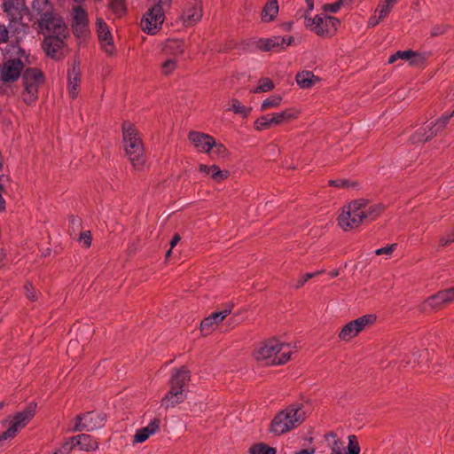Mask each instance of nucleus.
Wrapping results in <instances>:
<instances>
[{
  "instance_id": "obj_1",
  "label": "nucleus",
  "mask_w": 454,
  "mask_h": 454,
  "mask_svg": "<svg viewBox=\"0 0 454 454\" xmlns=\"http://www.w3.org/2000/svg\"><path fill=\"white\" fill-rule=\"evenodd\" d=\"M383 209L380 204L371 205L364 199L356 200L342 207L338 217L339 226L345 231H351L364 223L375 220Z\"/></svg>"
},
{
  "instance_id": "obj_2",
  "label": "nucleus",
  "mask_w": 454,
  "mask_h": 454,
  "mask_svg": "<svg viewBox=\"0 0 454 454\" xmlns=\"http://www.w3.org/2000/svg\"><path fill=\"white\" fill-rule=\"evenodd\" d=\"M293 354L289 344L278 339H269L259 343L254 349L253 356L264 365H279L287 363Z\"/></svg>"
},
{
  "instance_id": "obj_3",
  "label": "nucleus",
  "mask_w": 454,
  "mask_h": 454,
  "mask_svg": "<svg viewBox=\"0 0 454 454\" xmlns=\"http://www.w3.org/2000/svg\"><path fill=\"white\" fill-rule=\"evenodd\" d=\"M305 408L302 403L289 404L274 416L270 431L275 435H281L297 428L307 418Z\"/></svg>"
},
{
  "instance_id": "obj_4",
  "label": "nucleus",
  "mask_w": 454,
  "mask_h": 454,
  "mask_svg": "<svg viewBox=\"0 0 454 454\" xmlns=\"http://www.w3.org/2000/svg\"><path fill=\"white\" fill-rule=\"evenodd\" d=\"M123 145L133 167L141 169L145 164L144 145L135 126L125 121L122 126Z\"/></svg>"
},
{
  "instance_id": "obj_5",
  "label": "nucleus",
  "mask_w": 454,
  "mask_h": 454,
  "mask_svg": "<svg viewBox=\"0 0 454 454\" xmlns=\"http://www.w3.org/2000/svg\"><path fill=\"white\" fill-rule=\"evenodd\" d=\"M190 380V372L185 368L174 371L170 380V388L161 399V406L166 409L179 404L186 398V384Z\"/></svg>"
},
{
  "instance_id": "obj_6",
  "label": "nucleus",
  "mask_w": 454,
  "mask_h": 454,
  "mask_svg": "<svg viewBox=\"0 0 454 454\" xmlns=\"http://www.w3.org/2000/svg\"><path fill=\"white\" fill-rule=\"evenodd\" d=\"M340 26V20L337 18L326 14H318L310 17L305 15V27L319 36H333Z\"/></svg>"
},
{
  "instance_id": "obj_7",
  "label": "nucleus",
  "mask_w": 454,
  "mask_h": 454,
  "mask_svg": "<svg viewBox=\"0 0 454 454\" xmlns=\"http://www.w3.org/2000/svg\"><path fill=\"white\" fill-rule=\"evenodd\" d=\"M24 91L23 101L27 105L34 104L37 99L38 88L43 82V74L35 68H29L23 74Z\"/></svg>"
},
{
  "instance_id": "obj_8",
  "label": "nucleus",
  "mask_w": 454,
  "mask_h": 454,
  "mask_svg": "<svg viewBox=\"0 0 454 454\" xmlns=\"http://www.w3.org/2000/svg\"><path fill=\"white\" fill-rule=\"evenodd\" d=\"M168 8L154 4L141 20V28L148 35H155L161 27L165 20V11Z\"/></svg>"
},
{
  "instance_id": "obj_9",
  "label": "nucleus",
  "mask_w": 454,
  "mask_h": 454,
  "mask_svg": "<svg viewBox=\"0 0 454 454\" xmlns=\"http://www.w3.org/2000/svg\"><path fill=\"white\" fill-rule=\"evenodd\" d=\"M451 117L453 114H444L434 122L426 124L411 137L412 143H424L433 138L446 128Z\"/></svg>"
},
{
  "instance_id": "obj_10",
  "label": "nucleus",
  "mask_w": 454,
  "mask_h": 454,
  "mask_svg": "<svg viewBox=\"0 0 454 454\" xmlns=\"http://www.w3.org/2000/svg\"><path fill=\"white\" fill-rule=\"evenodd\" d=\"M35 403H29L26 409L22 411L16 413L10 420V426L6 431H4L0 439L7 440L12 438L16 434L23 428L35 416Z\"/></svg>"
},
{
  "instance_id": "obj_11",
  "label": "nucleus",
  "mask_w": 454,
  "mask_h": 454,
  "mask_svg": "<svg viewBox=\"0 0 454 454\" xmlns=\"http://www.w3.org/2000/svg\"><path fill=\"white\" fill-rule=\"evenodd\" d=\"M106 422V415L98 411H90L78 415L75 418V424L73 428L68 429L70 432L78 431H92L102 427Z\"/></svg>"
},
{
  "instance_id": "obj_12",
  "label": "nucleus",
  "mask_w": 454,
  "mask_h": 454,
  "mask_svg": "<svg viewBox=\"0 0 454 454\" xmlns=\"http://www.w3.org/2000/svg\"><path fill=\"white\" fill-rule=\"evenodd\" d=\"M376 321L373 314L362 316L346 324L339 333L341 340L348 341L361 333L366 326L372 325Z\"/></svg>"
},
{
  "instance_id": "obj_13",
  "label": "nucleus",
  "mask_w": 454,
  "mask_h": 454,
  "mask_svg": "<svg viewBox=\"0 0 454 454\" xmlns=\"http://www.w3.org/2000/svg\"><path fill=\"white\" fill-rule=\"evenodd\" d=\"M326 439L330 442L331 453L330 454H359L360 446L357 442L356 436L354 434L348 435V444L346 447L345 442L340 441L336 434L329 433Z\"/></svg>"
},
{
  "instance_id": "obj_14",
  "label": "nucleus",
  "mask_w": 454,
  "mask_h": 454,
  "mask_svg": "<svg viewBox=\"0 0 454 454\" xmlns=\"http://www.w3.org/2000/svg\"><path fill=\"white\" fill-rule=\"evenodd\" d=\"M67 35H51L44 38L43 47L48 57L55 59L63 58L67 53L65 39Z\"/></svg>"
},
{
  "instance_id": "obj_15",
  "label": "nucleus",
  "mask_w": 454,
  "mask_h": 454,
  "mask_svg": "<svg viewBox=\"0 0 454 454\" xmlns=\"http://www.w3.org/2000/svg\"><path fill=\"white\" fill-rule=\"evenodd\" d=\"M23 62L20 58L8 59L0 67V77L4 82L16 81L23 69Z\"/></svg>"
},
{
  "instance_id": "obj_16",
  "label": "nucleus",
  "mask_w": 454,
  "mask_h": 454,
  "mask_svg": "<svg viewBox=\"0 0 454 454\" xmlns=\"http://www.w3.org/2000/svg\"><path fill=\"white\" fill-rule=\"evenodd\" d=\"M47 21L46 26H43L41 21H38L39 29L45 37L56 35H67V27L58 13L50 17Z\"/></svg>"
},
{
  "instance_id": "obj_17",
  "label": "nucleus",
  "mask_w": 454,
  "mask_h": 454,
  "mask_svg": "<svg viewBox=\"0 0 454 454\" xmlns=\"http://www.w3.org/2000/svg\"><path fill=\"white\" fill-rule=\"evenodd\" d=\"M454 301V286L439 291L434 295L429 296L424 301V309L429 308L431 309H439L443 305L450 303Z\"/></svg>"
},
{
  "instance_id": "obj_18",
  "label": "nucleus",
  "mask_w": 454,
  "mask_h": 454,
  "mask_svg": "<svg viewBox=\"0 0 454 454\" xmlns=\"http://www.w3.org/2000/svg\"><path fill=\"white\" fill-rule=\"evenodd\" d=\"M26 9L25 0H2V10L11 22L21 20Z\"/></svg>"
},
{
  "instance_id": "obj_19",
  "label": "nucleus",
  "mask_w": 454,
  "mask_h": 454,
  "mask_svg": "<svg viewBox=\"0 0 454 454\" xmlns=\"http://www.w3.org/2000/svg\"><path fill=\"white\" fill-rule=\"evenodd\" d=\"M32 15L39 17L43 26H46L47 20L52 15L57 14L52 4L49 0H33L31 4Z\"/></svg>"
},
{
  "instance_id": "obj_20",
  "label": "nucleus",
  "mask_w": 454,
  "mask_h": 454,
  "mask_svg": "<svg viewBox=\"0 0 454 454\" xmlns=\"http://www.w3.org/2000/svg\"><path fill=\"white\" fill-rule=\"evenodd\" d=\"M202 18V5L200 0L188 3L182 13L181 20L184 26L192 27Z\"/></svg>"
},
{
  "instance_id": "obj_21",
  "label": "nucleus",
  "mask_w": 454,
  "mask_h": 454,
  "mask_svg": "<svg viewBox=\"0 0 454 454\" xmlns=\"http://www.w3.org/2000/svg\"><path fill=\"white\" fill-rule=\"evenodd\" d=\"M188 139L199 153H210L214 146V137L206 133L191 131Z\"/></svg>"
},
{
  "instance_id": "obj_22",
  "label": "nucleus",
  "mask_w": 454,
  "mask_h": 454,
  "mask_svg": "<svg viewBox=\"0 0 454 454\" xmlns=\"http://www.w3.org/2000/svg\"><path fill=\"white\" fill-rule=\"evenodd\" d=\"M232 306H229L219 312H214L200 323V330L204 335L211 333L219 324L231 312Z\"/></svg>"
},
{
  "instance_id": "obj_23",
  "label": "nucleus",
  "mask_w": 454,
  "mask_h": 454,
  "mask_svg": "<svg viewBox=\"0 0 454 454\" xmlns=\"http://www.w3.org/2000/svg\"><path fill=\"white\" fill-rule=\"evenodd\" d=\"M98 37L102 49L107 54H112L114 51L113 36L106 23L101 18L97 19L96 22Z\"/></svg>"
},
{
  "instance_id": "obj_24",
  "label": "nucleus",
  "mask_w": 454,
  "mask_h": 454,
  "mask_svg": "<svg viewBox=\"0 0 454 454\" xmlns=\"http://www.w3.org/2000/svg\"><path fill=\"white\" fill-rule=\"evenodd\" d=\"M292 42V36H273L260 40L259 47L263 51H280L289 46Z\"/></svg>"
},
{
  "instance_id": "obj_25",
  "label": "nucleus",
  "mask_w": 454,
  "mask_h": 454,
  "mask_svg": "<svg viewBox=\"0 0 454 454\" xmlns=\"http://www.w3.org/2000/svg\"><path fill=\"white\" fill-rule=\"evenodd\" d=\"M160 425V420L157 418H154L146 427L139 428L136 431L132 442L136 444L145 442L147 439H149L150 436L155 434L159 431Z\"/></svg>"
},
{
  "instance_id": "obj_26",
  "label": "nucleus",
  "mask_w": 454,
  "mask_h": 454,
  "mask_svg": "<svg viewBox=\"0 0 454 454\" xmlns=\"http://www.w3.org/2000/svg\"><path fill=\"white\" fill-rule=\"evenodd\" d=\"M80 68L75 64L67 74V90L72 98H77L80 91Z\"/></svg>"
},
{
  "instance_id": "obj_27",
  "label": "nucleus",
  "mask_w": 454,
  "mask_h": 454,
  "mask_svg": "<svg viewBox=\"0 0 454 454\" xmlns=\"http://www.w3.org/2000/svg\"><path fill=\"white\" fill-rule=\"evenodd\" d=\"M300 112L295 108H286L284 111L270 114L274 126L282 125L298 117Z\"/></svg>"
},
{
  "instance_id": "obj_28",
  "label": "nucleus",
  "mask_w": 454,
  "mask_h": 454,
  "mask_svg": "<svg viewBox=\"0 0 454 454\" xmlns=\"http://www.w3.org/2000/svg\"><path fill=\"white\" fill-rule=\"evenodd\" d=\"M163 51L168 57L178 59L184 52V43L178 39H168L164 44Z\"/></svg>"
},
{
  "instance_id": "obj_29",
  "label": "nucleus",
  "mask_w": 454,
  "mask_h": 454,
  "mask_svg": "<svg viewBox=\"0 0 454 454\" xmlns=\"http://www.w3.org/2000/svg\"><path fill=\"white\" fill-rule=\"evenodd\" d=\"M199 169L202 174L210 176V178L216 183L226 179L229 176L228 171L221 170L216 165L207 166L200 164Z\"/></svg>"
},
{
  "instance_id": "obj_30",
  "label": "nucleus",
  "mask_w": 454,
  "mask_h": 454,
  "mask_svg": "<svg viewBox=\"0 0 454 454\" xmlns=\"http://www.w3.org/2000/svg\"><path fill=\"white\" fill-rule=\"evenodd\" d=\"M397 59H403L410 61L411 65H417L419 62L422 60V57L419 53L413 51L411 50L408 51H398L395 54L391 55L388 59V63L392 64L395 62Z\"/></svg>"
},
{
  "instance_id": "obj_31",
  "label": "nucleus",
  "mask_w": 454,
  "mask_h": 454,
  "mask_svg": "<svg viewBox=\"0 0 454 454\" xmlns=\"http://www.w3.org/2000/svg\"><path fill=\"white\" fill-rule=\"evenodd\" d=\"M295 81L301 89L307 90L312 88L317 82H318L319 78L311 71L304 70L296 74Z\"/></svg>"
},
{
  "instance_id": "obj_32",
  "label": "nucleus",
  "mask_w": 454,
  "mask_h": 454,
  "mask_svg": "<svg viewBox=\"0 0 454 454\" xmlns=\"http://www.w3.org/2000/svg\"><path fill=\"white\" fill-rule=\"evenodd\" d=\"M76 447L81 450L93 451L98 448V442L90 434H82L75 436Z\"/></svg>"
},
{
  "instance_id": "obj_33",
  "label": "nucleus",
  "mask_w": 454,
  "mask_h": 454,
  "mask_svg": "<svg viewBox=\"0 0 454 454\" xmlns=\"http://www.w3.org/2000/svg\"><path fill=\"white\" fill-rule=\"evenodd\" d=\"M278 13V0H268L261 13L263 22L272 21Z\"/></svg>"
},
{
  "instance_id": "obj_34",
  "label": "nucleus",
  "mask_w": 454,
  "mask_h": 454,
  "mask_svg": "<svg viewBox=\"0 0 454 454\" xmlns=\"http://www.w3.org/2000/svg\"><path fill=\"white\" fill-rule=\"evenodd\" d=\"M73 18L76 30L80 29L82 31L87 27L89 21L88 15L86 11L81 6L73 8Z\"/></svg>"
},
{
  "instance_id": "obj_35",
  "label": "nucleus",
  "mask_w": 454,
  "mask_h": 454,
  "mask_svg": "<svg viewBox=\"0 0 454 454\" xmlns=\"http://www.w3.org/2000/svg\"><path fill=\"white\" fill-rule=\"evenodd\" d=\"M226 110L247 118L250 114L252 108L247 107L237 98H231L228 103Z\"/></svg>"
},
{
  "instance_id": "obj_36",
  "label": "nucleus",
  "mask_w": 454,
  "mask_h": 454,
  "mask_svg": "<svg viewBox=\"0 0 454 454\" xmlns=\"http://www.w3.org/2000/svg\"><path fill=\"white\" fill-rule=\"evenodd\" d=\"M398 0H380L375 13H378L383 20L391 12Z\"/></svg>"
},
{
  "instance_id": "obj_37",
  "label": "nucleus",
  "mask_w": 454,
  "mask_h": 454,
  "mask_svg": "<svg viewBox=\"0 0 454 454\" xmlns=\"http://www.w3.org/2000/svg\"><path fill=\"white\" fill-rule=\"evenodd\" d=\"M178 67V59L168 57L160 65V72L163 75H170Z\"/></svg>"
},
{
  "instance_id": "obj_38",
  "label": "nucleus",
  "mask_w": 454,
  "mask_h": 454,
  "mask_svg": "<svg viewBox=\"0 0 454 454\" xmlns=\"http://www.w3.org/2000/svg\"><path fill=\"white\" fill-rule=\"evenodd\" d=\"M283 101V98L280 95L275 94L267 98L261 105V111H266L268 109L278 107Z\"/></svg>"
},
{
  "instance_id": "obj_39",
  "label": "nucleus",
  "mask_w": 454,
  "mask_h": 454,
  "mask_svg": "<svg viewBox=\"0 0 454 454\" xmlns=\"http://www.w3.org/2000/svg\"><path fill=\"white\" fill-rule=\"evenodd\" d=\"M275 85H274V82L265 77V78H262L259 80L258 82V85L253 89H251V92L252 93H262V92H268V91H270L274 89Z\"/></svg>"
},
{
  "instance_id": "obj_40",
  "label": "nucleus",
  "mask_w": 454,
  "mask_h": 454,
  "mask_svg": "<svg viewBox=\"0 0 454 454\" xmlns=\"http://www.w3.org/2000/svg\"><path fill=\"white\" fill-rule=\"evenodd\" d=\"M272 126L274 125L271 121L270 114L262 115L261 117L257 118L254 121V129L258 131L268 129Z\"/></svg>"
},
{
  "instance_id": "obj_41",
  "label": "nucleus",
  "mask_w": 454,
  "mask_h": 454,
  "mask_svg": "<svg viewBox=\"0 0 454 454\" xmlns=\"http://www.w3.org/2000/svg\"><path fill=\"white\" fill-rule=\"evenodd\" d=\"M250 454H276L275 448L270 447L265 443H257L250 447Z\"/></svg>"
},
{
  "instance_id": "obj_42",
  "label": "nucleus",
  "mask_w": 454,
  "mask_h": 454,
  "mask_svg": "<svg viewBox=\"0 0 454 454\" xmlns=\"http://www.w3.org/2000/svg\"><path fill=\"white\" fill-rule=\"evenodd\" d=\"M211 156L213 158L220 159L225 158L228 155L227 148L221 143H216L214 139V146L211 149Z\"/></svg>"
},
{
  "instance_id": "obj_43",
  "label": "nucleus",
  "mask_w": 454,
  "mask_h": 454,
  "mask_svg": "<svg viewBox=\"0 0 454 454\" xmlns=\"http://www.w3.org/2000/svg\"><path fill=\"white\" fill-rule=\"evenodd\" d=\"M110 9L118 16L122 15L125 12V3L124 0H109Z\"/></svg>"
},
{
  "instance_id": "obj_44",
  "label": "nucleus",
  "mask_w": 454,
  "mask_h": 454,
  "mask_svg": "<svg viewBox=\"0 0 454 454\" xmlns=\"http://www.w3.org/2000/svg\"><path fill=\"white\" fill-rule=\"evenodd\" d=\"M322 271H316L314 273H306L302 276H301L296 281L295 283H294V287L298 289L300 287H301L309 279L312 278L313 277L315 276H317L319 274H321Z\"/></svg>"
},
{
  "instance_id": "obj_45",
  "label": "nucleus",
  "mask_w": 454,
  "mask_h": 454,
  "mask_svg": "<svg viewBox=\"0 0 454 454\" xmlns=\"http://www.w3.org/2000/svg\"><path fill=\"white\" fill-rule=\"evenodd\" d=\"M75 439V436L67 438L59 448L62 449L66 454H69L76 447Z\"/></svg>"
},
{
  "instance_id": "obj_46",
  "label": "nucleus",
  "mask_w": 454,
  "mask_h": 454,
  "mask_svg": "<svg viewBox=\"0 0 454 454\" xmlns=\"http://www.w3.org/2000/svg\"><path fill=\"white\" fill-rule=\"evenodd\" d=\"M330 186H334L337 188H349L353 185L351 182L348 179H337V180H330Z\"/></svg>"
},
{
  "instance_id": "obj_47",
  "label": "nucleus",
  "mask_w": 454,
  "mask_h": 454,
  "mask_svg": "<svg viewBox=\"0 0 454 454\" xmlns=\"http://www.w3.org/2000/svg\"><path fill=\"white\" fill-rule=\"evenodd\" d=\"M79 241L84 247H90L92 241L90 231H85L82 232L79 238Z\"/></svg>"
},
{
  "instance_id": "obj_48",
  "label": "nucleus",
  "mask_w": 454,
  "mask_h": 454,
  "mask_svg": "<svg viewBox=\"0 0 454 454\" xmlns=\"http://www.w3.org/2000/svg\"><path fill=\"white\" fill-rule=\"evenodd\" d=\"M397 245L395 243L388 245L385 247L379 248L375 251L377 255L387 254L390 255L396 249Z\"/></svg>"
},
{
  "instance_id": "obj_49",
  "label": "nucleus",
  "mask_w": 454,
  "mask_h": 454,
  "mask_svg": "<svg viewBox=\"0 0 454 454\" xmlns=\"http://www.w3.org/2000/svg\"><path fill=\"white\" fill-rule=\"evenodd\" d=\"M26 291V296L30 301H35L37 299L36 291L30 283H27L24 286Z\"/></svg>"
},
{
  "instance_id": "obj_50",
  "label": "nucleus",
  "mask_w": 454,
  "mask_h": 454,
  "mask_svg": "<svg viewBox=\"0 0 454 454\" xmlns=\"http://www.w3.org/2000/svg\"><path fill=\"white\" fill-rule=\"evenodd\" d=\"M9 38V31L5 25L0 23V43H5Z\"/></svg>"
},
{
  "instance_id": "obj_51",
  "label": "nucleus",
  "mask_w": 454,
  "mask_h": 454,
  "mask_svg": "<svg viewBox=\"0 0 454 454\" xmlns=\"http://www.w3.org/2000/svg\"><path fill=\"white\" fill-rule=\"evenodd\" d=\"M342 2L343 0H340L336 3L326 4L325 5V11L335 13L340 10Z\"/></svg>"
},
{
  "instance_id": "obj_52",
  "label": "nucleus",
  "mask_w": 454,
  "mask_h": 454,
  "mask_svg": "<svg viewBox=\"0 0 454 454\" xmlns=\"http://www.w3.org/2000/svg\"><path fill=\"white\" fill-rule=\"evenodd\" d=\"M383 19L378 14V13H373L369 20H368V27H374L375 26H377L380 20H382Z\"/></svg>"
},
{
  "instance_id": "obj_53",
  "label": "nucleus",
  "mask_w": 454,
  "mask_h": 454,
  "mask_svg": "<svg viewBox=\"0 0 454 454\" xmlns=\"http://www.w3.org/2000/svg\"><path fill=\"white\" fill-rule=\"evenodd\" d=\"M454 241V233L442 237L440 239V246L444 247Z\"/></svg>"
},
{
  "instance_id": "obj_54",
  "label": "nucleus",
  "mask_w": 454,
  "mask_h": 454,
  "mask_svg": "<svg viewBox=\"0 0 454 454\" xmlns=\"http://www.w3.org/2000/svg\"><path fill=\"white\" fill-rule=\"evenodd\" d=\"M454 241V233L442 237L440 239V246L444 247Z\"/></svg>"
},
{
  "instance_id": "obj_55",
  "label": "nucleus",
  "mask_w": 454,
  "mask_h": 454,
  "mask_svg": "<svg viewBox=\"0 0 454 454\" xmlns=\"http://www.w3.org/2000/svg\"><path fill=\"white\" fill-rule=\"evenodd\" d=\"M180 236L178 234H176L174 235V237L172 238L171 241H170V247L171 248L175 247L177 243L180 241Z\"/></svg>"
},
{
  "instance_id": "obj_56",
  "label": "nucleus",
  "mask_w": 454,
  "mask_h": 454,
  "mask_svg": "<svg viewBox=\"0 0 454 454\" xmlns=\"http://www.w3.org/2000/svg\"><path fill=\"white\" fill-rule=\"evenodd\" d=\"M171 1L172 0H155V3L168 8L170 6Z\"/></svg>"
},
{
  "instance_id": "obj_57",
  "label": "nucleus",
  "mask_w": 454,
  "mask_h": 454,
  "mask_svg": "<svg viewBox=\"0 0 454 454\" xmlns=\"http://www.w3.org/2000/svg\"><path fill=\"white\" fill-rule=\"evenodd\" d=\"M2 192H0V212H4L6 207V202H5V200L2 196Z\"/></svg>"
},
{
  "instance_id": "obj_58",
  "label": "nucleus",
  "mask_w": 454,
  "mask_h": 454,
  "mask_svg": "<svg viewBox=\"0 0 454 454\" xmlns=\"http://www.w3.org/2000/svg\"><path fill=\"white\" fill-rule=\"evenodd\" d=\"M12 54H19L21 53L24 54V51L18 46V45H12Z\"/></svg>"
},
{
  "instance_id": "obj_59",
  "label": "nucleus",
  "mask_w": 454,
  "mask_h": 454,
  "mask_svg": "<svg viewBox=\"0 0 454 454\" xmlns=\"http://www.w3.org/2000/svg\"><path fill=\"white\" fill-rule=\"evenodd\" d=\"M314 453H315V450L311 449V450H302L298 452H295L294 454H314Z\"/></svg>"
},
{
  "instance_id": "obj_60",
  "label": "nucleus",
  "mask_w": 454,
  "mask_h": 454,
  "mask_svg": "<svg viewBox=\"0 0 454 454\" xmlns=\"http://www.w3.org/2000/svg\"><path fill=\"white\" fill-rule=\"evenodd\" d=\"M6 257V253L3 248H0V265L3 263Z\"/></svg>"
},
{
  "instance_id": "obj_61",
  "label": "nucleus",
  "mask_w": 454,
  "mask_h": 454,
  "mask_svg": "<svg viewBox=\"0 0 454 454\" xmlns=\"http://www.w3.org/2000/svg\"><path fill=\"white\" fill-rule=\"evenodd\" d=\"M307 7L309 12L314 8V0H306Z\"/></svg>"
},
{
  "instance_id": "obj_62",
  "label": "nucleus",
  "mask_w": 454,
  "mask_h": 454,
  "mask_svg": "<svg viewBox=\"0 0 454 454\" xmlns=\"http://www.w3.org/2000/svg\"><path fill=\"white\" fill-rule=\"evenodd\" d=\"M78 345L77 340H71L68 344L67 351L69 352L71 348H75Z\"/></svg>"
},
{
  "instance_id": "obj_63",
  "label": "nucleus",
  "mask_w": 454,
  "mask_h": 454,
  "mask_svg": "<svg viewBox=\"0 0 454 454\" xmlns=\"http://www.w3.org/2000/svg\"><path fill=\"white\" fill-rule=\"evenodd\" d=\"M171 249H172V248L170 247V249L166 253V257H169V256H170V254H171Z\"/></svg>"
},
{
  "instance_id": "obj_64",
  "label": "nucleus",
  "mask_w": 454,
  "mask_h": 454,
  "mask_svg": "<svg viewBox=\"0 0 454 454\" xmlns=\"http://www.w3.org/2000/svg\"><path fill=\"white\" fill-rule=\"evenodd\" d=\"M331 276H332V277H336V276H338V271H333V272H332V273H331Z\"/></svg>"
}]
</instances>
